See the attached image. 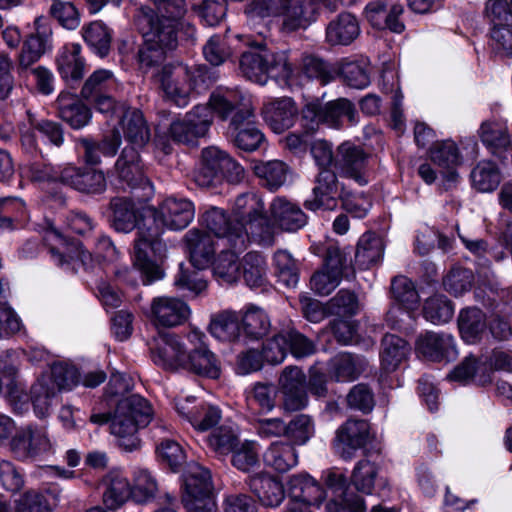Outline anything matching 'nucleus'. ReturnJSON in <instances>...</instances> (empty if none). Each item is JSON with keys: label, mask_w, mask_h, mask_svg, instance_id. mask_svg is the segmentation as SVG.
<instances>
[{"label": "nucleus", "mask_w": 512, "mask_h": 512, "mask_svg": "<svg viewBox=\"0 0 512 512\" xmlns=\"http://www.w3.org/2000/svg\"><path fill=\"white\" fill-rule=\"evenodd\" d=\"M199 224L206 232L192 229L185 235L189 263H179L174 277L178 291L197 296L207 288L202 270L213 266L214 273L227 278L239 268L238 257L245 245L244 236L255 235L268 226L263 203L254 195L236 197L232 212L211 207L199 216Z\"/></svg>", "instance_id": "obj_1"}, {"label": "nucleus", "mask_w": 512, "mask_h": 512, "mask_svg": "<svg viewBox=\"0 0 512 512\" xmlns=\"http://www.w3.org/2000/svg\"><path fill=\"white\" fill-rule=\"evenodd\" d=\"M209 102L211 108L198 104L183 119L173 120L168 129L169 138L175 143L197 146L213 123V110L221 120L229 119L227 137L239 156L244 158V153L256 152L266 143L253 107L235 104L223 95H211Z\"/></svg>", "instance_id": "obj_2"}, {"label": "nucleus", "mask_w": 512, "mask_h": 512, "mask_svg": "<svg viewBox=\"0 0 512 512\" xmlns=\"http://www.w3.org/2000/svg\"><path fill=\"white\" fill-rule=\"evenodd\" d=\"M148 212V239L133 244L131 259L140 272L143 285H151L165 276L164 269L157 264L166 252L161 236L166 229L183 230L193 220L195 207L192 201L174 196L165 198L158 207L150 206Z\"/></svg>", "instance_id": "obj_3"}, {"label": "nucleus", "mask_w": 512, "mask_h": 512, "mask_svg": "<svg viewBox=\"0 0 512 512\" xmlns=\"http://www.w3.org/2000/svg\"><path fill=\"white\" fill-rule=\"evenodd\" d=\"M151 1L154 8H142L147 29L142 32L143 43L136 54L139 66L146 69L160 65L167 52L174 51L180 40L193 38L196 31L185 18V0Z\"/></svg>", "instance_id": "obj_4"}, {"label": "nucleus", "mask_w": 512, "mask_h": 512, "mask_svg": "<svg viewBox=\"0 0 512 512\" xmlns=\"http://www.w3.org/2000/svg\"><path fill=\"white\" fill-rule=\"evenodd\" d=\"M129 386L124 374L112 373L98 398V405L114 406L113 411L98 412V426L109 422V430L115 436L116 445L125 452L141 447L138 431L150 424L154 411L151 403L139 394L124 397Z\"/></svg>", "instance_id": "obj_5"}, {"label": "nucleus", "mask_w": 512, "mask_h": 512, "mask_svg": "<svg viewBox=\"0 0 512 512\" xmlns=\"http://www.w3.org/2000/svg\"><path fill=\"white\" fill-rule=\"evenodd\" d=\"M219 73L205 64L186 66L181 74L175 75V67L165 64L155 74L164 95L177 107H186L191 97L208 91L217 81Z\"/></svg>", "instance_id": "obj_6"}, {"label": "nucleus", "mask_w": 512, "mask_h": 512, "mask_svg": "<svg viewBox=\"0 0 512 512\" xmlns=\"http://www.w3.org/2000/svg\"><path fill=\"white\" fill-rule=\"evenodd\" d=\"M102 483L107 484L103 504L108 510H116L129 500L137 504L152 502L158 490L156 479L147 469L135 471L132 484L119 471L109 472L98 481V487Z\"/></svg>", "instance_id": "obj_7"}, {"label": "nucleus", "mask_w": 512, "mask_h": 512, "mask_svg": "<svg viewBox=\"0 0 512 512\" xmlns=\"http://www.w3.org/2000/svg\"><path fill=\"white\" fill-rule=\"evenodd\" d=\"M243 76L250 81L265 84L268 77H283L294 81L296 71L283 51H272L266 45H257L244 51L239 59Z\"/></svg>", "instance_id": "obj_8"}, {"label": "nucleus", "mask_w": 512, "mask_h": 512, "mask_svg": "<svg viewBox=\"0 0 512 512\" xmlns=\"http://www.w3.org/2000/svg\"><path fill=\"white\" fill-rule=\"evenodd\" d=\"M245 177V168L227 152L206 147L201 152V165L195 180L199 186L216 189L224 182L238 184Z\"/></svg>", "instance_id": "obj_9"}, {"label": "nucleus", "mask_w": 512, "mask_h": 512, "mask_svg": "<svg viewBox=\"0 0 512 512\" xmlns=\"http://www.w3.org/2000/svg\"><path fill=\"white\" fill-rule=\"evenodd\" d=\"M79 381V373L74 366L57 363L51 367V375H42L31 386L30 398L35 413L44 418L49 414L52 399L62 389H70Z\"/></svg>", "instance_id": "obj_10"}, {"label": "nucleus", "mask_w": 512, "mask_h": 512, "mask_svg": "<svg viewBox=\"0 0 512 512\" xmlns=\"http://www.w3.org/2000/svg\"><path fill=\"white\" fill-rule=\"evenodd\" d=\"M485 15L493 54L501 59L512 58V0H488Z\"/></svg>", "instance_id": "obj_11"}, {"label": "nucleus", "mask_w": 512, "mask_h": 512, "mask_svg": "<svg viewBox=\"0 0 512 512\" xmlns=\"http://www.w3.org/2000/svg\"><path fill=\"white\" fill-rule=\"evenodd\" d=\"M147 209H150V205L144 203L137 205L132 199L114 197L109 203L108 221L117 232L128 233L137 229V237L134 242L142 238L148 239Z\"/></svg>", "instance_id": "obj_12"}, {"label": "nucleus", "mask_w": 512, "mask_h": 512, "mask_svg": "<svg viewBox=\"0 0 512 512\" xmlns=\"http://www.w3.org/2000/svg\"><path fill=\"white\" fill-rule=\"evenodd\" d=\"M181 503L187 512H215L217 504L208 470L180 476Z\"/></svg>", "instance_id": "obj_13"}, {"label": "nucleus", "mask_w": 512, "mask_h": 512, "mask_svg": "<svg viewBox=\"0 0 512 512\" xmlns=\"http://www.w3.org/2000/svg\"><path fill=\"white\" fill-rule=\"evenodd\" d=\"M277 15L282 18L281 30L286 33L305 30L317 20L321 8L334 10V0H278Z\"/></svg>", "instance_id": "obj_14"}, {"label": "nucleus", "mask_w": 512, "mask_h": 512, "mask_svg": "<svg viewBox=\"0 0 512 512\" xmlns=\"http://www.w3.org/2000/svg\"><path fill=\"white\" fill-rule=\"evenodd\" d=\"M371 427L366 419H347L336 431L333 449L343 460H351L371 441Z\"/></svg>", "instance_id": "obj_15"}, {"label": "nucleus", "mask_w": 512, "mask_h": 512, "mask_svg": "<svg viewBox=\"0 0 512 512\" xmlns=\"http://www.w3.org/2000/svg\"><path fill=\"white\" fill-rule=\"evenodd\" d=\"M79 143L85 150V166L65 167L61 171L59 179L80 192L93 193L96 190V146L92 140L87 138H80Z\"/></svg>", "instance_id": "obj_16"}, {"label": "nucleus", "mask_w": 512, "mask_h": 512, "mask_svg": "<svg viewBox=\"0 0 512 512\" xmlns=\"http://www.w3.org/2000/svg\"><path fill=\"white\" fill-rule=\"evenodd\" d=\"M115 169L122 185L125 184L131 191L135 189L143 190V196L148 200L153 185L144 174L140 165V154L136 147L126 146L123 148L115 163Z\"/></svg>", "instance_id": "obj_17"}, {"label": "nucleus", "mask_w": 512, "mask_h": 512, "mask_svg": "<svg viewBox=\"0 0 512 512\" xmlns=\"http://www.w3.org/2000/svg\"><path fill=\"white\" fill-rule=\"evenodd\" d=\"M415 351L418 356L436 363H449L454 361L458 355L452 335L432 331L418 336L415 342Z\"/></svg>", "instance_id": "obj_18"}, {"label": "nucleus", "mask_w": 512, "mask_h": 512, "mask_svg": "<svg viewBox=\"0 0 512 512\" xmlns=\"http://www.w3.org/2000/svg\"><path fill=\"white\" fill-rule=\"evenodd\" d=\"M367 159L368 154L361 146L351 141H344L337 147L334 166L343 176L353 179L363 186L368 183L362 172Z\"/></svg>", "instance_id": "obj_19"}, {"label": "nucleus", "mask_w": 512, "mask_h": 512, "mask_svg": "<svg viewBox=\"0 0 512 512\" xmlns=\"http://www.w3.org/2000/svg\"><path fill=\"white\" fill-rule=\"evenodd\" d=\"M286 491L293 504L316 505L319 508L326 500L323 484L305 471L289 477Z\"/></svg>", "instance_id": "obj_20"}, {"label": "nucleus", "mask_w": 512, "mask_h": 512, "mask_svg": "<svg viewBox=\"0 0 512 512\" xmlns=\"http://www.w3.org/2000/svg\"><path fill=\"white\" fill-rule=\"evenodd\" d=\"M379 466L369 460H360L355 465L350 477V484L355 489L367 495L388 497L391 492L387 478L378 476Z\"/></svg>", "instance_id": "obj_21"}, {"label": "nucleus", "mask_w": 512, "mask_h": 512, "mask_svg": "<svg viewBox=\"0 0 512 512\" xmlns=\"http://www.w3.org/2000/svg\"><path fill=\"white\" fill-rule=\"evenodd\" d=\"M162 344L152 350V359L156 366L167 372L182 369L186 357L185 345L181 338L170 332L159 331Z\"/></svg>", "instance_id": "obj_22"}, {"label": "nucleus", "mask_w": 512, "mask_h": 512, "mask_svg": "<svg viewBox=\"0 0 512 512\" xmlns=\"http://www.w3.org/2000/svg\"><path fill=\"white\" fill-rule=\"evenodd\" d=\"M35 32L24 41L18 57L19 68L27 69L45 53L52 36V29L46 17L39 16L34 21Z\"/></svg>", "instance_id": "obj_23"}, {"label": "nucleus", "mask_w": 512, "mask_h": 512, "mask_svg": "<svg viewBox=\"0 0 512 512\" xmlns=\"http://www.w3.org/2000/svg\"><path fill=\"white\" fill-rule=\"evenodd\" d=\"M151 312L154 324L160 330L184 324L189 317L190 308L183 300L159 297L153 300Z\"/></svg>", "instance_id": "obj_24"}, {"label": "nucleus", "mask_w": 512, "mask_h": 512, "mask_svg": "<svg viewBox=\"0 0 512 512\" xmlns=\"http://www.w3.org/2000/svg\"><path fill=\"white\" fill-rule=\"evenodd\" d=\"M273 225L285 232H297L306 226L308 215L301 207L284 197H276L270 205Z\"/></svg>", "instance_id": "obj_25"}, {"label": "nucleus", "mask_w": 512, "mask_h": 512, "mask_svg": "<svg viewBox=\"0 0 512 512\" xmlns=\"http://www.w3.org/2000/svg\"><path fill=\"white\" fill-rule=\"evenodd\" d=\"M247 484L254 496L266 507H277L285 498L286 489L281 479L267 472L249 476Z\"/></svg>", "instance_id": "obj_26"}, {"label": "nucleus", "mask_w": 512, "mask_h": 512, "mask_svg": "<svg viewBox=\"0 0 512 512\" xmlns=\"http://www.w3.org/2000/svg\"><path fill=\"white\" fill-rule=\"evenodd\" d=\"M298 113L295 101L283 97L265 105L263 118L274 133L281 134L293 126Z\"/></svg>", "instance_id": "obj_27"}, {"label": "nucleus", "mask_w": 512, "mask_h": 512, "mask_svg": "<svg viewBox=\"0 0 512 512\" xmlns=\"http://www.w3.org/2000/svg\"><path fill=\"white\" fill-rule=\"evenodd\" d=\"M182 369L211 380L219 379L222 373L220 360L206 346H200L186 353Z\"/></svg>", "instance_id": "obj_28"}, {"label": "nucleus", "mask_w": 512, "mask_h": 512, "mask_svg": "<svg viewBox=\"0 0 512 512\" xmlns=\"http://www.w3.org/2000/svg\"><path fill=\"white\" fill-rule=\"evenodd\" d=\"M55 105L58 116L69 124L73 129H80L86 126L92 119V110L77 97L70 92L62 91Z\"/></svg>", "instance_id": "obj_29"}, {"label": "nucleus", "mask_w": 512, "mask_h": 512, "mask_svg": "<svg viewBox=\"0 0 512 512\" xmlns=\"http://www.w3.org/2000/svg\"><path fill=\"white\" fill-rule=\"evenodd\" d=\"M116 122L122 125L123 135L128 146L143 147L149 142L150 128L139 108L127 109L122 115H117Z\"/></svg>", "instance_id": "obj_30"}, {"label": "nucleus", "mask_w": 512, "mask_h": 512, "mask_svg": "<svg viewBox=\"0 0 512 512\" xmlns=\"http://www.w3.org/2000/svg\"><path fill=\"white\" fill-rule=\"evenodd\" d=\"M239 321L243 345L262 340L268 335L271 328L267 313L253 305L248 306L245 311L239 312Z\"/></svg>", "instance_id": "obj_31"}, {"label": "nucleus", "mask_w": 512, "mask_h": 512, "mask_svg": "<svg viewBox=\"0 0 512 512\" xmlns=\"http://www.w3.org/2000/svg\"><path fill=\"white\" fill-rule=\"evenodd\" d=\"M363 372V359L353 353L340 352L327 363L329 380L334 382H353L357 380Z\"/></svg>", "instance_id": "obj_32"}, {"label": "nucleus", "mask_w": 512, "mask_h": 512, "mask_svg": "<svg viewBox=\"0 0 512 512\" xmlns=\"http://www.w3.org/2000/svg\"><path fill=\"white\" fill-rule=\"evenodd\" d=\"M326 41L332 45L348 46L360 34L358 19L350 12H341L326 27Z\"/></svg>", "instance_id": "obj_33"}, {"label": "nucleus", "mask_w": 512, "mask_h": 512, "mask_svg": "<svg viewBox=\"0 0 512 512\" xmlns=\"http://www.w3.org/2000/svg\"><path fill=\"white\" fill-rule=\"evenodd\" d=\"M208 331L219 341L243 345L239 312L224 310L212 315Z\"/></svg>", "instance_id": "obj_34"}, {"label": "nucleus", "mask_w": 512, "mask_h": 512, "mask_svg": "<svg viewBox=\"0 0 512 512\" xmlns=\"http://www.w3.org/2000/svg\"><path fill=\"white\" fill-rule=\"evenodd\" d=\"M249 169L260 179L262 186L270 191L278 190L286 181L289 166L281 160L263 162L256 159L247 160Z\"/></svg>", "instance_id": "obj_35"}, {"label": "nucleus", "mask_w": 512, "mask_h": 512, "mask_svg": "<svg viewBox=\"0 0 512 512\" xmlns=\"http://www.w3.org/2000/svg\"><path fill=\"white\" fill-rule=\"evenodd\" d=\"M458 331L466 344L481 341L486 328V315L478 307H465L459 312L457 319Z\"/></svg>", "instance_id": "obj_36"}, {"label": "nucleus", "mask_w": 512, "mask_h": 512, "mask_svg": "<svg viewBox=\"0 0 512 512\" xmlns=\"http://www.w3.org/2000/svg\"><path fill=\"white\" fill-rule=\"evenodd\" d=\"M336 62H330L316 54L303 55L297 76L300 79L315 80L325 86L335 81Z\"/></svg>", "instance_id": "obj_37"}, {"label": "nucleus", "mask_w": 512, "mask_h": 512, "mask_svg": "<svg viewBox=\"0 0 512 512\" xmlns=\"http://www.w3.org/2000/svg\"><path fill=\"white\" fill-rule=\"evenodd\" d=\"M381 347V368L387 373L396 371L402 361L408 358L411 351L409 343L404 338L394 334L384 335Z\"/></svg>", "instance_id": "obj_38"}, {"label": "nucleus", "mask_w": 512, "mask_h": 512, "mask_svg": "<svg viewBox=\"0 0 512 512\" xmlns=\"http://www.w3.org/2000/svg\"><path fill=\"white\" fill-rule=\"evenodd\" d=\"M177 412L200 432L215 429L222 417V411L218 406L205 403L195 405L188 410L184 406H177Z\"/></svg>", "instance_id": "obj_39"}, {"label": "nucleus", "mask_w": 512, "mask_h": 512, "mask_svg": "<svg viewBox=\"0 0 512 512\" xmlns=\"http://www.w3.org/2000/svg\"><path fill=\"white\" fill-rule=\"evenodd\" d=\"M263 462L276 472L285 473L298 464V452L291 443L275 441L263 453Z\"/></svg>", "instance_id": "obj_40"}, {"label": "nucleus", "mask_w": 512, "mask_h": 512, "mask_svg": "<svg viewBox=\"0 0 512 512\" xmlns=\"http://www.w3.org/2000/svg\"><path fill=\"white\" fill-rule=\"evenodd\" d=\"M391 297L399 310L410 314L418 309L420 296L414 282L406 276H395L391 281Z\"/></svg>", "instance_id": "obj_41"}, {"label": "nucleus", "mask_w": 512, "mask_h": 512, "mask_svg": "<svg viewBox=\"0 0 512 512\" xmlns=\"http://www.w3.org/2000/svg\"><path fill=\"white\" fill-rule=\"evenodd\" d=\"M502 179L498 164L492 160H482L470 173L471 186L481 193L495 191Z\"/></svg>", "instance_id": "obj_42"}, {"label": "nucleus", "mask_w": 512, "mask_h": 512, "mask_svg": "<svg viewBox=\"0 0 512 512\" xmlns=\"http://www.w3.org/2000/svg\"><path fill=\"white\" fill-rule=\"evenodd\" d=\"M155 455L160 467L171 473L180 472L187 459L184 448L172 439H162L156 445Z\"/></svg>", "instance_id": "obj_43"}, {"label": "nucleus", "mask_w": 512, "mask_h": 512, "mask_svg": "<svg viewBox=\"0 0 512 512\" xmlns=\"http://www.w3.org/2000/svg\"><path fill=\"white\" fill-rule=\"evenodd\" d=\"M482 144L493 155L505 152L511 145V136L507 128H502L497 122L483 121L478 130Z\"/></svg>", "instance_id": "obj_44"}, {"label": "nucleus", "mask_w": 512, "mask_h": 512, "mask_svg": "<svg viewBox=\"0 0 512 512\" xmlns=\"http://www.w3.org/2000/svg\"><path fill=\"white\" fill-rule=\"evenodd\" d=\"M272 264L277 282L286 288H294L300 279V263L287 250H277L273 254Z\"/></svg>", "instance_id": "obj_45"}, {"label": "nucleus", "mask_w": 512, "mask_h": 512, "mask_svg": "<svg viewBox=\"0 0 512 512\" xmlns=\"http://www.w3.org/2000/svg\"><path fill=\"white\" fill-rule=\"evenodd\" d=\"M335 70V80L339 78L351 88L363 89L370 84L368 68L362 62L343 58L336 62Z\"/></svg>", "instance_id": "obj_46"}, {"label": "nucleus", "mask_w": 512, "mask_h": 512, "mask_svg": "<svg viewBox=\"0 0 512 512\" xmlns=\"http://www.w3.org/2000/svg\"><path fill=\"white\" fill-rule=\"evenodd\" d=\"M326 125L333 128L343 126L345 122L354 125L358 122L355 104L348 98H337L325 103Z\"/></svg>", "instance_id": "obj_47"}, {"label": "nucleus", "mask_w": 512, "mask_h": 512, "mask_svg": "<svg viewBox=\"0 0 512 512\" xmlns=\"http://www.w3.org/2000/svg\"><path fill=\"white\" fill-rule=\"evenodd\" d=\"M455 311V305L446 295L435 293L423 304V316L433 324L449 322Z\"/></svg>", "instance_id": "obj_48"}, {"label": "nucleus", "mask_w": 512, "mask_h": 512, "mask_svg": "<svg viewBox=\"0 0 512 512\" xmlns=\"http://www.w3.org/2000/svg\"><path fill=\"white\" fill-rule=\"evenodd\" d=\"M47 493L53 498V504H50L40 492L29 490L16 501L15 512H53L54 506L59 502L60 491L49 488Z\"/></svg>", "instance_id": "obj_49"}, {"label": "nucleus", "mask_w": 512, "mask_h": 512, "mask_svg": "<svg viewBox=\"0 0 512 512\" xmlns=\"http://www.w3.org/2000/svg\"><path fill=\"white\" fill-rule=\"evenodd\" d=\"M289 417L287 421L286 434L287 443L295 446L305 445L314 435V423L310 416L305 414H296Z\"/></svg>", "instance_id": "obj_50"}, {"label": "nucleus", "mask_w": 512, "mask_h": 512, "mask_svg": "<svg viewBox=\"0 0 512 512\" xmlns=\"http://www.w3.org/2000/svg\"><path fill=\"white\" fill-rule=\"evenodd\" d=\"M192 10L203 25L215 27L226 18L228 0H202L199 4H194Z\"/></svg>", "instance_id": "obj_51"}, {"label": "nucleus", "mask_w": 512, "mask_h": 512, "mask_svg": "<svg viewBox=\"0 0 512 512\" xmlns=\"http://www.w3.org/2000/svg\"><path fill=\"white\" fill-rule=\"evenodd\" d=\"M282 345L285 346L287 354L297 359L312 355L315 352V344L306 335L295 328H288L279 332Z\"/></svg>", "instance_id": "obj_52"}, {"label": "nucleus", "mask_w": 512, "mask_h": 512, "mask_svg": "<svg viewBox=\"0 0 512 512\" xmlns=\"http://www.w3.org/2000/svg\"><path fill=\"white\" fill-rule=\"evenodd\" d=\"M430 160L439 167L462 164L463 157L457 144L451 140L435 141L429 148Z\"/></svg>", "instance_id": "obj_53"}, {"label": "nucleus", "mask_w": 512, "mask_h": 512, "mask_svg": "<svg viewBox=\"0 0 512 512\" xmlns=\"http://www.w3.org/2000/svg\"><path fill=\"white\" fill-rule=\"evenodd\" d=\"M301 126L317 132L320 125H326L325 103L319 97L305 99L300 112Z\"/></svg>", "instance_id": "obj_54"}, {"label": "nucleus", "mask_w": 512, "mask_h": 512, "mask_svg": "<svg viewBox=\"0 0 512 512\" xmlns=\"http://www.w3.org/2000/svg\"><path fill=\"white\" fill-rule=\"evenodd\" d=\"M57 67L61 77L65 80L79 81L82 79L85 62L80 57V46L75 44L72 51H64L57 59Z\"/></svg>", "instance_id": "obj_55"}, {"label": "nucleus", "mask_w": 512, "mask_h": 512, "mask_svg": "<svg viewBox=\"0 0 512 512\" xmlns=\"http://www.w3.org/2000/svg\"><path fill=\"white\" fill-rule=\"evenodd\" d=\"M474 279V274L471 269L459 266L452 267L443 277L442 283L448 293L457 297L472 288Z\"/></svg>", "instance_id": "obj_56"}, {"label": "nucleus", "mask_w": 512, "mask_h": 512, "mask_svg": "<svg viewBox=\"0 0 512 512\" xmlns=\"http://www.w3.org/2000/svg\"><path fill=\"white\" fill-rule=\"evenodd\" d=\"M243 278L250 287L259 288L266 283V263L259 252H248L243 258Z\"/></svg>", "instance_id": "obj_57"}, {"label": "nucleus", "mask_w": 512, "mask_h": 512, "mask_svg": "<svg viewBox=\"0 0 512 512\" xmlns=\"http://www.w3.org/2000/svg\"><path fill=\"white\" fill-rule=\"evenodd\" d=\"M25 222V205L17 197L0 199V227L13 229Z\"/></svg>", "instance_id": "obj_58"}, {"label": "nucleus", "mask_w": 512, "mask_h": 512, "mask_svg": "<svg viewBox=\"0 0 512 512\" xmlns=\"http://www.w3.org/2000/svg\"><path fill=\"white\" fill-rule=\"evenodd\" d=\"M276 394L277 388L273 384L258 382L247 398L248 405L257 414H267L275 407Z\"/></svg>", "instance_id": "obj_59"}, {"label": "nucleus", "mask_w": 512, "mask_h": 512, "mask_svg": "<svg viewBox=\"0 0 512 512\" xmlns=\"http://www.w3.org/2000/svg\"><path fill=\"white\" fill-rule=\"evenodd\" d=\"M203 56L215 68L231 59L232 50L224 36L214 34L203 46Z\"/></svg>", "instance_id": "obj_60"}, {"label": "nucleus", "mask_w": 512, "mask_h": 512, "mask_svg": "<svg viewBox=\"0 0 512 512\" xmlns=\"http://www.w3.org/2000/svg\"><path fill=\"white\" fill-rule=\"evenodd\" d=\"M358 297L354 291L340 289L328 301V309L332 316L353 318L358 312Z\"/></svg>", "instance_id": "obj_61"}, {"label": "nucleus", "mask_w": 512, "mask_h": 512, "mask_svg": "<svg viewBox=\"0 0 512 512\" xmlns=\"http://www.w3.org/2000/svg\"><path fill=\"white\" fill-rule=\"evenodd\" d=\"M208 445L220 455H228L239 446L240 439L229 426H219L208 436Z\"/></svg>", "instance_id": "obj_62"}, {"label": "nucleus", "mask_w": 512, "mask_h": 512, "mask_svg": "<svg viewBox=\"0 0 512 512\" xmlns=\"http://www.w3.org/2000/svg\"><path fill=\"white\" fill-rule=\"evenodd\" d=\"M258 443L256 441L245 440L239 443V446L232 451L231 464L236 469L248 472L259 463Z\"/></svg>", "instance_id": "obj_63"}, {"label": "nucleus", "mask_w": 512, "mask_h": 512, "mask_svg": "<svg viewBox=\"0 0 512 512\" xmlns=\"http://www.w3.org/2000/svg\"><path fill=\"white\" fill-rule=\"evenodd\" d=\"M366 504L362 496L350 492L337 495L325 506V512H365Z\"/></svg>", "instance_id": "obj_64"}]
</instances>
